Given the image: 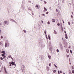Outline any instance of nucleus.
Listing matches in <instances>:
<instances>
[{
  "mask_svg": "<svg viewBox=\"0 0 74 74\" xmlns=\"http://www.w3.org/2000/svg\"><path fill=\"white\" fill-rule=\"evenodd\" d=\"M60 50L61 51H63V46H62V43H60Z\"/></svg>",
  "mask_w": 74,
  "mask_h": 74,
  "instance_id": "1",
  "label": "nucleus"
},
{
  "mask_svg": "<svg viewBox=\"0 0 74 74\" xmlns=\"http://www.w3.org/2000/svg\"><path fill=\"white\" fill-rule=\"evenodd\" d=\"M21 69L22 70V72H23V73H25V68L24 66L22 65L21 66Z\"/></svg>",
  "mask_w": 74,
  "mask_h": 74,
  "instance_id": "2",
  "label": "nucleus"
},
{
  "mask_svg": "<svg viewBox=\"0 0 74 74\" xmlns=\"http://www.w3.org/2000/svg\"><path fill=\"white\" fill-rule=\"evenodd\" d=\"M9 63L10 64H12V65L16 66V64H15V62H10Z\"/></svg>",
  "mask_w": 74,
  "mask_h": 74,
  "instance_id": "3",
  "label": "nucleus"
},
{
  "mask_svg": "<svg viewBox=\"0 0 74 74\" xmlns=\"http://www.w3.org/2000/svg\"><path fill=\"white\" fill-rule=\"evenodd\" d=\"M4 23L5 24V25H8V21H5L4 22Z\"/></svg>",
  "mask_w": 74,
  "mask_h": 74,
  "instance_id": "4",
  "label": "nucleus"
},
{
  "mask_svg": "<svg viewBox=\"0 0 74 74\" xmlns=\"http://www.w3.org/2000/svg\"><path fill=\"white\" fill-rule=\"evenodd\" d=\"M53 34H57V32H56V30H54L53 32Z\"/></svg>",
  "mask_w": 74,
  "mask_h": 74,
  "instance_id": "5",
  "label": "nucleus"
},
{
  "mask_svg": "<svg viewBox=\"0 0 74 74\" xmlns=\"http://www.w3.org/2000/svg\"><path fill=\"white\" fill-rule=\"evenodd\" d=\"M5 47H8V45H7V43H5Z\"/></svg>",
  "mask_w": 74,
  "mask_h": 74,
  "instance_id": "6",
  "label": "nucleus"
},
{
  "mask_svg": "<svg viewBox=\"0 0 74 74\" xmlns=\"http://www.w3.org/2000/svg\"><path fill=\"white\" fill-rule=\"evenodd\" d=\"M69 7H71V3H69Z\"/></svg>",
  "mask_w": 74,
  "mask_h": 74,
  "instance_id": "7",
  "label": "nucleus"
},
{
  "mask_svg": "<svg viewBox=\"0 0 74 74\" xmlns=\"http://www.w3.org/2000/svg\"><path fill=\"white\" fill-rule=\"evenodd\" d=\"M65 38L66 39H67L68 38V37H67V34H65Z\"/></svg>",
  "mask_w": 74,
  "mask_h": 74,
  "instance_id": "8",
  "label": "nucleus"
},
{
  "mask_svg": "<svg viewBox=\"0 0 74 74\" xmlns=\"http://www.w3.org/2000/svg\"><path fill=\"white\" fill-rule=\"evenodd\" d=\"M52 22L54 23V22H55V19H52Z\"/></svg>",
  "mask_w": 74,
  "mask_h": 74,
  "instance_id": "9",
  "label": "nucleus"
},
{
  "mask_svg": "<svg viewBox=\"0 0 74 74\" xmlns=\"http://www.w3.org/2000/svg\"><path fill=\"white\" fill-rule=\"evenodd\" d=\"M48 57L49 59H51V56H48Z\"/></svg>",
  "mask_w": 74,
  "mask_h": 74,
  "instance_id": "10",
  "label": "nucleus"
},
{
  "mask_svg": "<svg viewBox=\"0 0 74 74\" xmlns=\"http://www.w3.org/2000/svg\"><path fill=\"white\" fill-rule=\"evenodd\" d=\"M66 52H67L68 53H69V49H66Z\"/></svg>",
  "mask_w": 74,
  "mask_h": 74,
  "instance_id": "11",
  "label": "nucleus"
},
{
  "mask_svg": "<svg viewBox=\"0 0 74 74\" xmlns=\"http://www.w3.org/2000/svg\"><path fill=\"white\" fill-rule=\"evenodd\" d=\"M28 10L29 11H32V9H31V8H29L28 9Z\"/></svg>",
  "mask_w": 74,
  "mask_h": 74,
  "instance_id": "12",
  "label": "nucleus"
},
{
  "mask_svg": "<svg viewBox=\"0 0 74 74\" xmlns=\"http://www.w3.org/2000/svg\"><path fill=\"white\" fill-rule=\"evenodd\" d=\"M54 66H55V67H56V69H58V67L57 66H56V65H55V64H54Z\"/></svg>",
  "mask_w": 74,
  "mask_h": 74,
  "instance_id": "13",
  "label": "nucleus"
},
{
  "mask_svg": "<svg viewBox=\"0 0 74 74\" xmlns=\"http://www.w3.org/2000/svg\"><path fill=\"white\" fill-rule=\"evenodd\" d=\"M2 53H4V54H5V51H3L2 52Z\"/></svg>",
  "mask_w": 74,
  "mask_h": 74,
  "instance_id": "14",
  "label": "nucleus"
},
{
  "mask_svg": "<svg viewBox=\"0 0 74 74\" xmlns=\"http://www.w3.org/2000/svg\"><path fill=\"white\" fill-rule=\"evenodd\" d=\"M48 38L49 39H50V35H48Z\"/></svg>",
  "mask_w": 74,
  "mask_h": 74,
  "instance_id": "15",
  "label": "nucleus"
},
{
  "mask_svg": "<svg viewBox=\"0 0 74 74\" xmlns=\"http://www.w3.org/2000/svg\"><path fill=\"white\" fill-rule=\"evenodd\" d=\"M45 10L46 11H47V8H45V7L44 8Z\"/></svg>",
  "mask_w": 74,
  "mask_h": 74,
  "instance_id": "16",
  "label": "nucleus"
},
{
  "mask_svg": "<svg viewBox=\"0 0 74 74\" xmlns=\"http://www.w3.org/2000/svg\"><path fill=\"white\" fill-rule=\"evenodd\" d=\"M64 0H61L62 3H64Z\"/></svg>",
  "mask_w": 74,
  "mask_h": 74,
  "instance_id": "17",
  "label": "nucleus"
},
{
  "mask_svg": "<svg viewBox=\"0 0 74 74\" xmlns=\"http://www.w3.org/2000/svg\"><path fill=\"white\" fill-rule=\"evenodd\" d=\"M72 69L73 70H74V67L73 66H72Z\"/></svg>",
  "mask_w": 74,
  "mask_h": 74,
  "instance_id": "18",
  "label": "nucleus"
},
{
  "mask_svg": "<svg viewBox=\"0 0 74 74\" xmlns=\"http://www.w3.org/2000/svg\"><path fill=\"white\" fill-rule=\"evenodd\" d=\"M47 69H48V71L49 70V67H47Z\"/></svg>",
  "mask_w": 74,
  "mask_h": 74,
  "instance_id": "19",
  "label": "nucleus"
},
{
  "mask_svg": "<svg viewBox=\"0 0 74 74\" xmlns=\"http://www.w3.org/2000/svg\"><path fill=\"white\" fill-rule=\"evenodd\" d=\"M57 52H59V49H57Z\"/></svg>",
  "mask_w": 74,
  "mask_h": 74,
  "instance_id": "20",
  "label": "nucleus"
},
{
  "mask_svg": "<svg viewBox=\"0 0 74 74\" xmlns=\"http://www.w3.org/2000/svg\"><path fill=\"white\" fill-rule=\"evenodd\" d=\"M70 52L71 53H73L72 52V50H70Z\"/></svg>",
  "mask_w": 74,
  "mask_h": 74,
  "instance_id": "21",
  "label": "nucleus"
},
{
  "mask_svg": "<svg viewBox=\"0 0 74 74\" xmlns=\"http://www.w3.org/2000/svg\"><path fill=\"white\" fill-rule=\"evenodd\" d=\"M0 59L1 60H3V58L2 57H1Z\"/></svg>",
  "mask_w": 74,
  "mask_h": 74,
  "instance_id": "22",
  "label": "nucleus"
},
{
  "mask_svg": "<svg viewBox=\"0 0 74 74\" xmlns=\"http://www.w3.org/2000/svg\"><path fill=\"white\" fill-rule=\"evenodd\" d=\"M5 55L4 54H1V56H4Z\"/></svg>",
  "mask_w": 74,
  "mask_h": 74,
  "instance_id": "23",
  "label": "nucleus"
},
{
  "mask_svg": "<svg viewBox=\"0 0 74 74\" xmlns=\"http://www.w3.org/2000/svg\"><path fill=\"white\" fill-rule=\"evenodd\" d=\"M47 24H48V25H49V24H50V23H49V21L48 22Z\"/></svg>",
  "mask_w": 74,
  "mask_h": 74,
  "instance_id": "24",
  "label": "nucleus"
},
{
  "mask_svg": "<svg viewBox=\"0 0 74 74\" xmlns=\"http://www.w3.org/2000/svg\"><path fill=\"white\" fill-rule=\"evenodd\" d=\"M49 66L50 67H51V63L49 64Z\"/></svg>",
  "mask_w": 74,
  "mask_h": 74,
  "instance_id": "25",
  "label": "nucleus"
},
{
  "mask_svg": "<svg viewBox=\"0 0 74 74\" xmlns=\"http://www.w3.org/2000/svg\"><path fill=\"white\" fill-rule=\"evenodd\" d=\"M57 25L58 26H60V23H58V24H57Z\"/></svg>",
  "mask_w": 74,
  "mask_h": 74,
  "instance_id": "26",
  "label": "nucleus"
},
{
  "mask_svg": "<svg viewBox=\"0 0 74 74\" xmlns=\"http://www.w3.org/2000/svg\"><path fill=\"white\" fill-rule=\"evenodd\" d=\"M68 23L69 25H70L71 24L70 22H68Z\"/></svg>",
  "mask_w": 74,
  "mask_h": 74,
  "instance_id": "27",
  "label": "nucleus"
},
{
  "mask_svg": "<svg viewBox=\"0 0 74 74\" xmlns=\"http://www.w3.org/2000/svg\"><path fill=\"white\" fill-rule=\"evenodd\" d=\"M41 15H42V16H45V14H42Z\"/></svg>",
  "mask_w": 74,
  "mask_h": 74,
  "instance_id": "28",
  "label": "nucleus"
},
{
  "mask_svg": "<svg viewBox=\"0 0 74 74\" xmlns=\"http://www.w3.org/2000/svg\"><path fill=\"white\" fill-rule=\"evenodd\" d=\"M23 32H24L25 33H26V30H23Z\"/></svg>",
  "mask_w": 74,
  "mask_h": 74,
  "instance_id": "29",
  "label": "nucleus"
},
{
  "mask_svg": "<svg viewBox=\"0 0 74 74\" xmlns=\"http://www.w3.org/2000/svg\"><path fill=\"white\" fill-rule=\"evenodd\" d=\"M8 57L9 58H11V56H9Z\"/></svg>",
  "mask_w": 74,
  "mask_h": 74,
  "instance_id": "30",
  "label": "nucleus"
},
{
  "mask_svg": "<svg viewBox=\"0 0 74 74\" xmlns=\"http://www.w3.org/2000/svg\"><path fill=\"white\" fill-rule=\"evenodd\" d=\"M60 73H62V71H60Z\"/></svg>",
  "mask_w": 74,
  "mask_h": 74,
  "instance_id": "31",
  "label": "nucleus"
},
{
  "mask_svg": "<svg viewBox=\"0 0 74 74\" xmlns=\"http://www.w3.org/2000/svg\"><path fill=\"white\" fill-rule=\"evenodd\" d=\"M5 57H6V56H4V57H3V59H4V58H5Z\"/></svg>",
  "mask_w": 74,
  "mask_h": 74,
  "instance_id": "32",
  "label": "nucleus"
},
{
  "mask_svg": "<svg viewBox=\"0 0 74 74\" xmlns=\"http://www.w3.org/2000/svg\"><path fill=\"white\" fill-rule=\"evenodd\" d=\"M72 73H73V74H74V70H73L72 71Z\"/></svg>",
  "mask_w": 74,
  "mask_h": 74,
  "instance_id": "33",
  "label": "nucleus"
},
{
  "mask_svg": "<svg viewBox=\"0 0 74 74\" xmlns=\"http://www.w3.org/2000/svg\"><path fill=\"white\" fill-rule=\"evenodd\" d=\"M45 34H47V32H46V31H45Z\"/></svg>",
  "mask_w": 74,
  "mask_h": 74,
  "instance_id": "34",
  "label": "nucleus"
},
{
  "mask_svg": "<svg viewBox=\"0 0 74 74\" xmlns=\"http://www.w3.org/2000/svg\"><path fill=\"white\" fill-rule=\"evenodd\" d=\"M62 31H64L63 28H62Z\"/></svg>",
  "mask_w": 74,
  "mask_h": 74,
  "instance_id": "35",
  "label": "nucleus"
},
{
  "mask_svg": "<svg viewBox=\"0 0 74 74\" xmlns=\"http://www.w3.org/2000/svg\"><path fill=\"white\" fill-rule=\"evenodd\" d=\"M56 12H58V9L56 10Z\"/></svg>",
  "mask_w": 74,
  "mask_h": 74,
  "instance_id": "36",
  "label": "nucleus"
},
{
  "mask_svg": "<svg viewBox=\"0 0 74 74\" xmlns=\"http://www.w3.org/2000/svg\"><path fill=\"white\" fill-rule=\"evenodd\" d=\"M56 72V70H54L53 71V73H55Z\"/></svg>",
  "mask_w": 74,
  "mask_h": 74,
  "instance_id": "37",
  "label": "nucleus"
},
{
  "mask_svg": "<svg viewBox=\"0 0 74 74\" xmlns=\"http://www.w3.org/2000/svg\"><path fill=\"white\" fill-rule=\"evenodd\" d=\"M13 19H11L10 21H12V22H13Z\"/></svg>",
  "mask_w": 74,
  "mask_h": 74,
  "instance_id": "38",
  "label": "nucleus"
},
{
  "mask_svg": "<svg viewBox=\"0 0 74 74\" xmlns=\"http://www.w3.org/2000/svg\"><path fill=\"white\" fill-rule=\"evenodd\" d=\"M44 3H45V4H47V2H46V1H45Z\"/></svg>",
  "mask_w": 74,
  "mask_h": 74,
  "instance_id": "39",
  "label": "nucleus"
},
{
  "mask_svg": "<svg viewBox=\"0 0 74 74\" xmlns=\"http://www.w3.org/2000/svg\"><path fill=\"white\" fill-rule=\"evenodd\" d=\"M48 13H49V12H47L46 13V14H48Z\"/></svg>",
  "mask_w": 74,
  "mask_h": 74,
  "instance_id": "40",
  "label": "nucleus"
},
{
  "mask_svg": "<svg viewBox=\"0 0 74 74\" xmlns=\"http://www.w3.org/2000/svg\"><path fill=\"white\" fill-rule=\"evenodd\" d=\"M36 7H37V8H38V5H36Z\"/></svg>",
  "mask_w": 74,
  "mask_h": 74,
  "instance_id": "41",
  "label": "nucleus"
},
{
  "mask_svg": "<svg viewBox=\"0 0 74 74\" xmlns=\"http://www.w3.org/2000/svg\"><path fill=\"white\" fill-rule=\"evenodd\" d=\"M28 2V3H31V1H29Z\"/></svg>",
  "mask_w": 74,
  "mask_h": 74,
  "instance_id": "42",
  "label": "nucleus"
},
{
  "mask_svg": "<svg viewBox=\"0 0 74 74\" xmlns=\"http://www.w3.org/2000/svg\"><path fill=\"white\" fill-rule=\"evenodd\" d=\"M51 7H50L49 8V10H51Z\"/></svg>",
  "mask_w": 74,
  "mask_h": 74,
  "instance_id": "43",
  "label": "nucleus"
},
{
  "mask_svg": "<svg viewBox=\"0 0 74 74\" xmlns=\"http://www.w3.org/2000/svg\"><path fill=\"white\" fill-rule=\"evenodd\" d=\"M1 38H3V36H1Z\"/></svg>",
  "mask_w": 74,
  "mask_h": 74,
  "instance_id": "44",
  "label": "nucleus"
},
{
  "mask_svg": "<svg viewBox=\"0 0 74 74\" xmlns=\"http://www.w3.org/2000/svg\"><path fill=\"white\" fill-rule=\"evenodd\" d=\"M9 66H12V65L11 64H10V65H9Z\"/></svg>",
  "mask_w": 74,
  "mask_h": 74,
  "instance_id": "45",
  "label": "nucleus"
},
{
  "mask_svg": "<svg viewBox=\"0 0 74 74\" xmlns=\"http://www.w3.org/2000/svg\"><path fill=\"white\" fill-rule=\"evenodd\" d=\"M32 14L33 15H34V14L33 13V12H32Z\"/></svg>",
  "mask_w": 74,
  "mask_h": 74,
  "instance_id": "46",
  "label": "nucleus"
},
{
  "mask_svg": "<svg viewBox=\"0 0 74 74\" xmlns=\"http://www.w3.org/2000/svg\"><path fill=\"white\" fill-rule=\"evenodd\" d=\"M71 18H73V17L72 15H71Z\"/></svg>",
  "mask_w": 74,
  "mask_h": 74,
  "instance_id": "47",
  "label": "nucleus"
},
{
  "mask_svg": "<svg viewBox=\"0 0 74 74\" xmlns=\"http://www.w3.org/2000/svg\"><path fill=\"white\" fill-rule=\"evenodd\" d=\"M58 74H60V72L59 71H58Z\"/></svg>",
  "mask_w": 74,
  "mask_h": 74,
  "instance_id": "48",
  "label": "nucleus"
},
{
  "mask_svg": "<svg viewBox=\"0 0 74 74\" xmlns=\"http://www.w3.org/2000/svg\"><path fill=\"white\" fill-rule=\"evenodd\" d=\"M61 28H63V26L62 25L61 26Z\"/></svg>",
  "mask_w": 74,
  "mask_h": 74,
  "instance_id": "49",
  "label": "nucleus"
},
{
  "mask_svg": "<svg viewBox=\"0 0 74 74\" xmlns=\"http://www.w3.org/2000/svg\"><path fill=\"white\" fill-rule=\"evenodd\" d=\"M5 73H7V71H6V70L5 69Z\"/></svg>",
  "mask_w": 74,
  "mask_h": 74,
  "instance_id": "50",
  "label": "nucleus"
},
{
  "mask_svg": "<svg viewBox=\"0 0 74 74\" xmlns=\"http://www.w3.org/2000/svg\"><path fill=\"white\" fill-rule=\"evenodd\" d=\"M64 33H65L66 34L67 33H66V31H64Z\"/></svg>",
  "mask_w": 74,
  "mask_h": 74,
  "instance_id": "51",
  "label": "nucleus"
},
{
  "mask_svg": "<svg viewBox=\"0 0 74 74\" xmlns=\"http://www.w3.org/2000/svg\"><path fill=\"white\" fill-rule=\"evenodd\" d=\"M63 23H64V21L62 20Z\"/></svg>",
  "mask_w": 74,
  "mask_h": 74,
  "instance_id": "52",
  "label": "nucleus"
},
{
  "mask_svg": "<svg viewBox=\"0 0 74 74\" xmlns=\"http://www.w3.org/2000/svg\"><path fill=\"white\" fill-rule=\"evenodd\" d=\"M42 22V23H44V21H41Z\"/></svg>",
  "mask_w": 74,
  "mask_h": 74,
  "instance_id": "53",
  "label": "nucleus"
},
{
  "mask_svg": "<svg viewBox=\"0 0 74 74\" xmlns=\"http://www.w3.org/2000/svg\"><path fill=\"white\" fill-rule=\"evenodd\" d=\"M11 58L12 59V60L13 59V58H12L11 57Z\"/></svg>",
  "mask_w": 74,
  "mask_h": 74,
  "instance_id": "54",
  "label": "nucleus"
},
{
  "mask_svg": "<svg viewBox=\"0 0 74 74\" xmlns=\"http://www.w3.org/2000/svg\"><path fill=\"white\" fill-rule=\"evenodd\" d=\"M13 22H16L15 21H14V20L13 21Z\"/></svg>",
  "mask_w": 74,
  "mask_h": 74,
  "instance_id": "55",
  "label": "nucleus"
},
{
  "mask_svg": "<svg viewBox=\"0 0 74 74\" xmlns=\"http://www.w3.org/2000/svg\"><path fill=\"white\" fill-rule=\"evenodd\" d=\"M72 24H74V22H72Z\"/></svg>",
  "mask_w": 74,
  "mask_h": 74,
  "instance_id": "56",
  "label": "nucleus"
},
{
  "mask_svg": "<svg viewBox=\"0 0 74 74\" xmlns=\"http://www.w3.org/2000/svg\"><path fill=\"white\" fill-rule=\"evenodd\" d=\"M72 14H73V12H72Z\"/></svg>",
  "mask_w": 74,
  "mask_h": 74,
  "instance_id": "57",
  "label": "nucleus"
},
{
  "mask_svg": "<svg viewBox=\"0 0 74 74\" xmlns=\"http://www.w3.org/2000/svg\"><path fill=\"white\" fill-rule=\"evenodd\" d=\"M46 38H47V36H46Z\"/></svg>",
  "mask_w": 74,
  "mask_h": 74,
  "instance_id": "58",
  "label": "nucleus"
},
{
  "mask_svg": "<svg viewBox=\"0 0 74 74\" xmlns=\"http://www.w3.org/2000/svg\"><path fill=\"white\" fill-rule=\"evenodd\" d=\"M60 26H62V24H61V25H60Z\"/></svg>",
  "mask_w": 74,
  "mask_h": 74,
  "instance_id": "59",
  "label": "nucleus"
},
{
  "mask_svg": "<svg viewBox=\"0 0 74 74\" xmlns=\"http://www.w3.org/2000/svg\"><path fill=\"white\" fill-rule=\"evenodd\" d=\"M69 55H68V58H69Z\"/></svg>",
  "mask_w": 74,
  "mask_h": 74,
  "instance_id": "60",
  "label": "nucleus"
},
{
  "mask_svg": "<svg viewBox=\"0 0 74 74\" xmlns=\"http://www.w3.org/2000/svg\"><path fill=\"white\" fill-rule=\"evenodd\" d=\"M39 17H40V15H39Z\"/></svg>",
  "mask_w": 74,
  "mask_h": 74,
  "instance_id": "61",
  "label": "nucleus"
},
{
  "mask_svg": "<svg viewBox=\"0 0 74 74\" xmlns=\"http://www.w3.org/2000/svg\"><path fill=\"white\" fill-rule=\"evenodd\" d=\"M72 1L73 2L74 1H73V0H72Z\"/></svg>",
  "mask_w": 74,
  "mask_h": 74,
  "instance_id": "62",
  "label": "nucleus"
},
{
  "mask_svg": "<svg viewBox=\"0 0 74 74\" xmlns=\"http://www.w3.org/2000/svg\"><path fill=\"white\" fill-rule=\"evenodd\" d=\"M64 29H65V28L64 27Z\"/></svg>",
  "mask_w": 74,
  "mask_h": 74,
  "instance_id": "63",
  "label": "nucleus"
},
{
  "mask_svg": "<svg viewBox=\"0 0 74 74\" xmlns=\"http://www.w3.org/2000/svg\"><path fill=\"white\" fill-rule=\"evenodd\" d=\"M63 74H65V73H63Z\"/></svg>",
  "mask_w": 74,
  "mask_h": 74,
  "instance_id": "64",
  "label": "nucleus"
}]
</instances>
